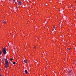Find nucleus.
<instances>
[{
  "mask_svg": "<svg viewBox=\"0 0 76 76\" xmlns=\"http://www.w3.org/2000/svg\"><path fill=\"white\" fill-rule=\"evenodd\" d=\"M5 66L6 67H9V63H8V61H7V59H5Z\"/></svg>",
  "mask_w": 76,
  "mask_h": 76,
  "instance_id": "nucleus-1",
  "label": "nucleus"
},
{
  "mask_svg": "<svg viewBox=\"0 0 76 76\" xmlns=\"http://www.w3.org/2000/svg\"><path fill=\"white\" fill-rule=\"evenodd\" d=\"M2 52L4 54H6V50L5 48H4L2 50Z\"/></svg>",
  "mask_w": 76,
  "mask_h": 76,
  "instance_id": "nucleus-2",
  "label": "nucleus"
},
{
  "mask_svg": "<svg viewBox=\"0 0 76 76\" xmlns=\"http://www.w3.org/2000/svg\"><path fill=\"white\" fill-rule=\"evenodd\" d=\"M18 4L19 6H20V5H22V2L21 1H19L18 3Z\"/></svg>",
  "mask_w": 76,
  "mask_h": 76,
  "instance_id": "nucleus-3",
  "label": "nucleus"
},
{
  "mask_svg": "<svg viewBox=\"0 0 76 76\" xmlns=\"http://www.w3.org/2000/svg\"><path fill=\"white\" fill-rule=\"evenodd\" d=\"M25 72L26 73V74H27V73H28V71H27V70H25Z\"/></svg>",
  "mask_w": 76,
  "mask_h": 76,
  "instance_id": "nucleus-4",
  "label": "nucleus"
},
{
  "mask_svg": "<svg viewBox=\"0 0 76 76\" xmlns=\"http://www.w3.org/2000/svg\"><path fill=\"white\" fill-rule=\"evenodd\" d=\"M24 62H25L26 63H27V61H26V60H24Z\"/></svg>",
  "mask_w": 76,
  "mask_h": 76,
  "instance_id": "nucleus-5",
  "label": "nucleus"
},
{
  "mask_svg": "<svg viewBox=\"0 0 76 76\" xmlns=\"http://www.w3.org/2000/svg\"><path fill=\"white\" fill-rule=\"evenodd\" d=\"M2 22L3 23H6V21H2Z\"/></svg>",
  "mask_w": 76,
  "mask_h": 76,
  "instance_id": "nucleus-6",
  "label": "nucleus"
},
{
  "mask_svg": "<svg viewBox=\"0 0 76 76\" xmlns=\"http://www.w3.org/2000/svg\"><path fill=\"white\" fill-rule=\"evenodd\" d=\"M13 64H16V62H13Z\"/></svg>",
  "mask_w": 76,
  "mask_h": 76,
  "instance_id": "nucleus-7",
  "label": "nucleus"
},
{
  "mask_svg": "<svg viewBox=\"0 0 76 76\" xmlns=\"http://www.w3.org/2000/svg\"><path fill=\"white\" fill-rule=\"evenodd\" d=\"M53 28H54V29H55V28H56V26H53Z\"/></svg>",
  "mask_w": 76,
  "mask_h": 76,
  "instance_id": "nucleus-8",
  "label": "nucleus"
},
{
  "mask_svg": "<svg viewBox=\"0 0 76 76\" xmlns=\"http://www.w3.org/2000/svg\"><path fill=\"white\" fill-rule=\"evenodd\" d=\"M10 61H12V60H13V59L12 58L10 59Z\"/></svg>",
  "mask_w": 76,
  "mask_h": 76,
  "instance_id": "nucleus-9",
  "label": "nucleus"
},
{
  "mask_svg": "<svg viewBox=\"0 0 76 76\" xmlns=\"http://www.w3.org/2000/svg\"><path fill=\"white\" fill-rule=\"evenodd\" d=\"M71 48H69L68 49V50H70Z\"/></svg>",
  "mask_w": 76,
  "mask_h": 76,
  "instance_id": "nucleus-10",
  "label": "nucleus"
},
{
  "mask_svg": "<svg viewBox=\"0 0 76 76\" xmlns=\"http://www.w3.org/2000/svg\"><path fill=\"white\" fill-rule=\"evenodd\" d=\"M1 51H0V55H1Z\"/></svg>",
  "mask_w": 76,
  "mask_h": 76,
  "instance_id": "nucleus-11",
  "label": "nucleus"
},
{
  "mask_svg": "<svg viewBox=\"0 0 76 76\" xmlns=\"http://www.w3.org/2000/svg\"><path fill=\"white\" fill-rule=\"evenodd\" d=\"M71 71H69V73H70V72H71Z\"/></svg>",
  "mask_w": 76,
  "mask_h": 76,
  "instance_id": "nucleus-12",
  "label": "nucleus"
},
{
  "mask_svg": "<svg viewBox=\"0 0 76 76\" xmlns=\"http://www.w3.org/2000/svg\"><path fill=\"white\" fill-rule=\"evenodd\" d=\"M13 2H15V0H13Z\"/></svg>",
  "mask_w": 76,
  "mask_h": 76,
  "instance_id": "nucleus-13",
  "label": "nucleus"
},
{
  "mask_svg": "<svg viewBox=\"0 0 76 76\" xmlns=\"http://www.w3.org/2000/svg\"><path fill=\"white\" fill-rule=\"evenodd\" d=\"M71 7H73V6H72V5H71Z\"/></svg>",
  "mask_w": 76,
  "mask_h": 76,
  "instance_id": "nucleus-14",
  "label": "nucleus"
},
{
  "mask_svg": "<svg viewBox=\"0 0 76 76\" xmlns=\"http://www.w3.org/2000/svg\"><path fill=\"white\" fill-rule=\"evenodd\" d=\"M0 76H1V75H0Z\"/></svg>",
  "mask_w": 76,
  "mask_h": 76,
  "instance_id": "nucleus-15",
  "label": "nucleus"
},
{
  "mask_svg": "<svg viewBox=\"0 0 76 76\" xmlns=\"http://www.w3.org/2000/svg\"><path fill=\"white\" fill-rule=\"evenodd\" d=\"M0 70H1V69H0Z\"/></svg>",
  "mask_w": 76,
  "mask_h": 76,
  "instance_id": "nucleus-16",
  "label": "nucleus"
}]
</instances>
